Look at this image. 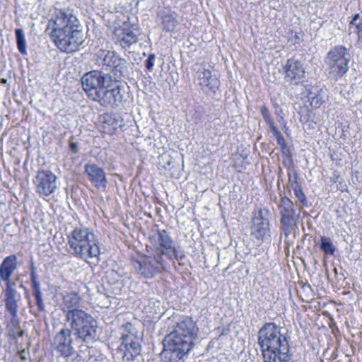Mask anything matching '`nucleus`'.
<instances>
[{
  "instance_id": "obj_1",
  "label": "nucleus",
  "mask_w": 362,
  "mask_h": 362,
  "mask_svg": "<svg viewBox=\"0 0 362 362\" xmlns=\"http://www.w3.org/2000/svg\"><path fill=\"white\" fill-rule=\"evenodd\" d=\"M81 27L78 19L71 10L54 8L46 32L61 51L74 53L79 49L84 41Z\"/></svg>"
},
{
  "instance_id": "obj_2",
  "label": "nucleus",
  "mask_w": 362,
  "mask_h": 362,
  "mask_svg": "<svg viewBox=\"0 0 362 362\" xmlns=\"http://www.w3.org/2000/svg\"><path fill=\"white\" fill-rule=\"evenodd\" d=\"M281 327L274 322L265 323L258 332L264 362H293L289 354L287 337L281 333Z\"/></svg>"
},
{
  "instance_id": "obj_3",
  "label": "nucleus",
  "mask_w": 362,
  "mask_h": 362,
  "mask_svg": "<svg viewBox=\"0 0 362 362\" xmlns=\"http://www.w3.org/2000/svg\"><path fill=\"white\" fill-rule=\"evenodd\" d=\"M68 244L72 254L87 259L100 255L98 241L86 228H76L68 236Z\"/></svg>"
},
{
  "instance_id": "obj_4",
  "label": "nucleus",
  "mask_w": 362,
  "mask_h": 362,
  "mask_svg": "<svg viewBox=\"0 0 362 362\" xmlns=\"http://www.w3.org/2000/svg\"><path fill=\"white\" fill-rule=\"evenodd\" d=\"M66 322L71 332L83 341L93 339L95 334L96 321L82 309L65 316Z\"/></svg>"
},
{
  "instance_id": "obj_5",
  "label": "nucleus",
  "mask_w": 362,
  "mask_h": 362,
  "mask_svg": "<svg viewBox=\"0 0 362 362\" xmlns=\"http://www.w3.org/2000/svg\"><path fill=\"white\" fill-rule=\"evenodd\" d=\"M350 53L345 47L339 45L332 48L327 54L324 63L329 76L337 81L349 70Z\"/></svg>"
},
{
  "instance_id": "obj_6",
  "label": "nucleus",
  "mask_w": 362,
  "mask_h": 362,
  "mask_svg": "<svg viewBox=\"0 0 362 362\" xmlns=\"http://www.w3.org/2000/svg\"><path fill=\"white\" fill-rule=\"evenodd\" d=\"M194 341L171 332L163 340L161 358L165 362H177L191 350Z\"/></svg>"
},
{
  "instance_id": "obj_7",
  "label": "nucleus",
  "mask_w": 362,
  "mask_h": 362,
  "mask_svg": "<svg viewBox=\"0 0 362 362\" xmlns=\"http://www.w3.org/2000/svg\"><path fill=\"white\" fill-rule=\"evenodd\" d=\"M72 344V332L69 328L62 329L54 337L53 347L59 356L66 362H79L82 356L76 352Z\"/></svg>"
},
{
  "instance_id": "obj_8",
  "label": "nucleus",
  "mask_w": 362,
  "mask_h": 362,
  "mask_svg": "<svg viewBox=\"0 0 362 362\" xmlns=\"http://www.w3.org/2000/svg\"><path fill=\"white\" fill-rule=\"evenodd\" d=\"M136 272L144 278L150 279L165 269V261L160 255L141 256L133 261Z\"/></svg>"
},
{
  "instance_id": "obj_9",
  "label": "nucleus",
  "mask_w": 362,
  "mask_h": 362,
  "mask_svg": "<svg viewBox=\"0 0 362 362\" xmlns=\"http://www.w3.org/2000/svg\"><path fill=\"white\" fill-rule=\"evenodd\" d=\"M111 76L100 71H91L85 74L81 78L83 89L88 97L93 100L105 86H107Z\"/></svg>"
},
{
  "instance_id": "obj_10",
  "label": "nucleus",
  "mask_w": 362,
  "mask_h": 362,
  "mask_svg": "<svg viewBox=\"0 0 362 362\" xmlns=\"http://www.w3.org/2000/svg\"><path fill=\"white\" fill-rule=\"evenodd\" d=\"M150 240L158 252L156 255H165L170 259H182L185 255H179V251L173 239L165 230H158L157 233L150 237Z\"/></svg>"
},
{
  "instance_id": "obj_11",
  "label": "nucleus",
  "mask_w": 362,
  "mask_h": 362,
  "mask_svg": "<svg viewBox=\"0 0 362 362\" xmlns=\"http://www.w3.org/2000/svg\"><path fill=\"white\" fill-rule=\"evenodd\" d=\"M57 177L49 170L39 171L33 179L35 192L41 197H47L57 189Z\"/></svg>"
},
{
  "instance_id": "obj_12",
  "label": "nucleus",
  "mask_w": 362,
  "mask_h": 362,
  "mask_svg": "<svg viewBox=\"0 0 362 362\" xmlns=\"http://www.w3.org/2000/svg\"><path fill=\"white\" fill-rule=\"evenodd\" d=\"M96 64L106 71L115 70L122 74L126 69L127 62L115 52L100 49L97 54Z\"/></svg>"
},
{
  "instance_id": "obj_13",
  "label": "nucleus",
  "mask_w": 362,
  "mask_h": 362,
  "mask_svg": "<svg viewBox=\"0 0 362 362\" xmlns=\"http://www.w3.org/2000/svg\"><path fill=\"white\" fill-rule=\"evenodd\" d=\"M122 94L121 88L118 83L112 84V80L108 83V86L100 90L93 101H96L102 106L111 107H118L122 101Z\"/></svg>"
},
{
  "instance_id": "obj_14",
  "label": "nucleus",
  "mask_w": 362,
  "mask_h": 362,
  "mask_svg": "<svg viewBox=\"0 0 362 362\" xmlns=\"http://www.w3.org/2000/svg\"><path fill=\"white\" fill-rule=\"evenodd\" d=\"M17 269L18 262L15 255L4 259L0 265V283H4V287L17 286L20 280L19 275L16 274Z\"/></svg>"
},
{
  "instance_id": "obj_15",
  "label": "nucleus",
  "mask_w": 362,
  "mask_h": 362,
  "mask_svg": "<svg viewBox=\"0 0 362 362\" xmlns=\"http://www.w3.org/2000/svg\"><path fill=\"white\" fill-rule=\"evenodd\" d=\"M112 39L115 43L123 48L129 47L139 40L136 30L127 23H124L121 26L115 28Z\"/></svg>"
},
{
  "instance_id": "obj_16",
  "label": "nucleus",
  "mask_w": 362,
  "mask_h": 362,
  "mask_svg": "<svg viewBox=\"0 0 362 362\" xmlns=\"http://www.w3.org/2000/svg\"><path fill=\"white\" fill-rule=\"evenodd\" d=\"M285 80L291 84L297 85L305 78V67L301 61L293 58L288 59L283 67Z\"/></svg>"
},
{
  "instance_id": "obj_17",
  "label": "nucleus",
  "mask_w": 362,
  "mask_h": 362,
  "mask_svg": "<svg viewBox=\"0 0 362 362\" xmlns=\"http://www.w3.org/2000/svg\"><path fill=\"white\" fill-rule=\"evenodd\" d=\"M197 81L206 93H214L219 86V81L216 76L209 69L202 66L197 69Z\"/></svg>"
},
{
  "instance_id": "obj_18",
  "label": "nucleus",
  "mask_w": 362,
  "mask_h": 362,
  "mask_svg": "<svg viewBox=\"0 0 362 362\" xmlns=\"http://www.w3.org/2000/svg\"><path fill=\"white\" fill-rule=\"evenodd\" d=\"M16 286H6L3 288L2 296L5 310L8 315L18 314L21 302V295L16 290Z\"/></svg>"
},
{
  "instance_id": "obj_19",
  "label": "nucleus",
  "mask_w": 362,
  "mask_h": 362,
  "mask_svg": "<svg viewBox=\"0 0 362 362\" xmlns=\"http://www.w3.org/2000/svg\"><path fill=\"white\" fill-rule=\"evenodd\" d=\"M172 332L184 339L194 341L197 335L198 327L191 317H183L176 323Z\"/></svg>"
},
{
  "instance_id": "obj_20",
  "label": "nucleus",
  "mask_w": 362,
  "mask_h": 362,
  "mask_svg": "<svg viewBox=\"0 0 362 362\" xmlns=\"http://www.w3.org/2000/svg\"><path fill=\"white\" fill-rule=\"evenodd\" d=\"M279 211L281 216V223L284 229H288L295 223L296 220L293 202L286 197H282L279 204Z\"/></svg>"
},
{
  "instance_id": "obj_21",
  "label": "nucleus",
  "mask_w": 362,
  "mask_h": 362,
  "mask_svg": "<svg viewBox=\"0 0 362 362\" xmlns=\"http://www.w3.org/2000/svg\"><path fill=\"white\" fill-rule=\"evenodd\" d=\"M122 339L121 347L133 349L135 354H140L139 339L135 334L134 328L131 323H127L122 326Z\"/></svg>"
},
{
  "instance_id": "obj_22",
  "label": "nucleus",
  "mask_w": 362,
  "mask_h": 362,
  "mask_svg": "<svg viewBox=\"0 0 362 362\" xmlns=\"http://www.w3.org/2000/svg\"><path fill=\"white\" fill-rule=\"evenodd\" d=\"M85 173L97 189H106L107 180L105 173L101 168L96 164H87L85 166Z\"/></svg>"
},
{
  "instance_id": "obj_23",
  "label": "nucleus",
  "mask_w": 362,
  "mask_h": 362,
  "mask_svg": "<svg viewBox=\"0 0 362 362\" xmlns=\"http://www.w3.org/2000/svg\"><path fill=\"white\" fill-rule=\"evenodd\" d=\"M81 303L82 300L79 295L71 292L63 295L60 307L64 316H66L76 310H81Z\"/></svg>"
},
{
  "instance_id": "obj_24",
  "label": "nucleus",
  "mask_w": 362,
  "mask_h": 362,
  "mask_svg": "<svg viewBox=\"0 0 362 362\" xmlns=\"http://www.w3.org/2000/svg\"><path fill=\"white\" fill-rule=\"evenodd\" d=\"M269 221L263 218L262 211H259L258 216L252 221V234L257 239L264 240L269 236Z\"/></svg>"
},
{
  "instance_id": "obj_25",
  "label": "nucleus",
  "mask_w": 362,
  "mask_h": 362,
  "mask_svg": "<svg viewBox=\"0 0 362 362\" xmlns=\"http://www.w3.org/2000/svg\"><path fill=\"white\" fill-rule=\"evenodd\" d=\"M163 30L165 32H174L179 24L177 14L170 8H165L159 12Z\"/></svg>"
},
{
  "instance_id": "obj_26",
  "label": "nucleus",
  "mask_w": 362,
  "mask_h": 362,
  "mask_svg": "<svg viewBox=\"0 0 362 362\" xmlns=\"http://www.w3.org/2000/svg\"><path fill=\"white\" fill-rule=\"evenodd\" d=\"M10 318L7 320L6 328L8 334L14 338L23 336V332L21 330L18 314L9 315Z\"/></svg>"
},
{
  "instance_id": "obj_27",
  "label": "nucleus",
  "mask_w": 362,
  "mask_h": 362,
  "mask_svg": "<svg viewBox=\"0 0 362 362\" xmlns=\"http://www.w3.org/2000/svg\"><path fill=\"white\" fill-rule=\"evenodd\" d=\"M320 248L326 255H333L336 251V248L333 245L330 238L322 236L320 238Z\"/></svg>"
},
{
  "instance_id": "obj_28",
  "label": "nucleus",
  "mask_w": 362,
  "mask_h": 362,
  "mask_svg": "<svg viewBox=\"0 0 362 362\" xmlns=\"http://www.w3.org/2000/svg\"><path fill=\"white\" fill-rule=\"evenodd\" d=\"M16 37V43L18 51L23 54H27L26 49V42L25 38V35L23 30L22 29L18 28L15 30Z\"/></svg>"
},
{
  "instance_id": "obj_29",
  "label": "nucleus",
  "mask_w": 362,
  "mask_h": 362,
  "mask_svg": "<svg viewBox=\"0 0 362 362\" xmlns=\"http://www.w3.org/2000/svg\"><path fill=\"white\" fill-rule=\"evenodd\" d=\"M350 27L355 28L358 40L362 42V18L358 13L354 16L350 21Z\"/></svg>"
},
{
  "instance_id": "obj_30",
  "label": "nucleus",
  "mask_w": 362,
  "mask_h": 362,
  "mask_svg": "<svg viewBox=\"0 0 362 362\" xmlns=\"http://www.w3.org/2000/svg\"><path fill=\"white\" fill-rule=\"evenodd\" d=\"M271 131L273 133L274 136L276 137L277 144L280 146L282 153H286L287 151V145L282 134L280 132V131L277 129L276 127H273V129H272Z\"/></svg>"
},
{
  "instance_id": "obj_31",
  "label": "nucleus",
  "mask_w": 362,
  "mask_h": 362,
  "mask_svg": "<svg viewBox=\"0 0 362 362\" xmlns=\"http://www.w3.org/2000/svg\"><path fill=\"white\" fill-rule=\"evenodd\" d=\"M295 189H293L294 192V194L300 203V207H304L308 206V202L306 199V197L303 193L302 188L300 185H294Z\"/></svg>"
},
{
  "instance_id": "obj_32",
  "label": "nucleus",
  "mask_w": 362,
  "mask_h": 362,
  "mask_svg": "<svg viewBox=\"0 0 362 362\" xmlns=\"http://www.w3.org/2000/svg\"><path fill=\"white\" fill-rule=\"evenodd\" d=\"M121 350L124 351V360H127L128 362H135L137 358L140 356V354H135L133 352V349L121 347Z\"/></svg>"
},
{
  "instance_id": "obj_33",
  "label": "nucleus",
  "mask_w": 362,
  "mask_h": 362,
  "mask_svg": "<svg viewBox=\"0 0 362 362\" xmlns=\"http://www.w3.org/2000/svg\"><path fill=\"white\" fill-rule=\"evenodd\" d=\"M261 113L266 123L269 124L270 129H273V127H276L272 117L269 115V110L266 106H262L261 107Z\"/></svg>"
},
{
  "instance_id": "obj_34",
  "label": "nucleus",
  "mask_w": 362,
  "mask_h": 362,
  "mask_svg": "<svg viewBox=\"0 0 362 362\" xmlns=\"http://www.w3.org/2000/svg\"><path fill=\"white\" fill-rule=\"evenodd\" d=\"M298 175L297 173H294L293 176L292 177L290 174L288 175V182L290 187L292 189H295L294 185H300L297 181Z\"/></svg>"
},
{
  "instance_id": "obj_35",
  "label": "nucleus",
  "mask_w": 362,
  "mask_h": 362,
  "mask_svg": "<svg viewBox=\"0 0 362 362\" xmlns=\"http://www.w3.org/2000/svg\"><path fill=\"white\" fill-rule=\"evenodd\" d=\"M154 59H155L154 54H151V55H149V57L146 59V69L148 70L151 69L152 67L153 66V65H154V64H153Z\"/></svg>"
},
{
  "instance_id": "obj_36",
  "label": "nucleus",
  "mask_w": 362,
  "mask_h": 362,
  "mask_svg": "<svg viewBox=\"0 0 362 362\" xmlns=\"http://www.w3.org/2000/svg\"><path fill=\"white\" fill-rule=\"evenodd\" d=\"M35 298L36 300L42 299V293L40 291L39 285H35Z\"/></svg>"
},
{
  "instance_id": "obj_37",
  "label": "nucleus",
  "mask_w": 362,
  "mask_h": 362,
  "mask_svg": "<svg viewBox=\"0 0 362 362\" xmlns=\"http://www.w3.org/2000/svg\"><path fill=\"white\" fill-rule=\"evenodd\" d=\"M322 102L317 98H313L310 101V105L313 107H318L321 105Z\"/></svg>"
},
{
  "instance_id": "obj_38",
  "label": "nucleus",
  "mask_w": 362,
  "mask_h": 362,
  "mask_svg": "<svg viewBox=\"0 0 362 362\" xmlns=\"http://www.w3.org/2000/svg\"><path fill=\"white\" fill-rule=\"evenodd\" d=\"M36 303H37V305L39 310L40 311H44L45 310V304L43 302V299L37 300H36Z\"/></svg>"
},
{
  "instance_id": "obj_39",
  "label": "nucleus",
  "mask_w": 362,
  "mask_h": 362,
  "mask_svg": "<svg viewBox=\"0 0 362 362\" xmlns=\"http://www.w3.org/2000/svg\"><path fill=\"white\" fill-rule=\"evenodd\" d=\"M70 148L72 152L76 153L78 151V145L76 143H71Z\"/></svg>"
},
{
  "instance_id": "obj_40",
  "label": "nucleus",
  "mask_w": 362,
  "mask_h": 362,
  "mask_svg": "<svg viewBox=\"0 0 362 362\" xmlns=\"http://www.w3.org/2000/svg\"><path fill=\"white\" fill-rule=\"evenodd\" d=\"M35 278H36V274H35V273L34 272V271H32V272H31V279H32V281H33V284H34V286H35V285H38V284L35 282Z\"/></svg>"
},
{
  "instance_id": "obj_41",
  "label": "nucleus",
  "mask_w": 362,
  "mask_h": 362,
  "mask_svg": "<svg viewBox=\"0 0 362 362\" xmlns=\"http://www.w3.org/2000/svg\"><path fill=\"white\" fill-rule=\"evenodd\" d=\"M283 120V117H281L280 120H279V122H281V121Z\"/></svg>"
},
{
  "instance_id": "obj_42",
  "label": "nucleus",
  "mask_w": 362,
  "mask_h": 362,
  "mask_svg": "<svg viewBox=\"0 0 362 362\" xmlns=\"http://www.w3.org/2000/svg\"><path fill=\"white\" fill-rule=\"evenodd\" d=\"M283 120V117H281L280 120H279V122H281V121Z\"/></svg>"
},
{
  "instance_id": "obj_43",
  "label": "nucleus",
  "mask_w": 362,
  "mask_h": 362,
  "mask_svg": "<svg viewBox=\"0 0 362 362\" xmlns=\"http://www.w3.org/2000/svg\"><path fill=\"white\" fill-rule=\"evenodd\" d=\"M283 120V117H281L280 120H279V122H281V121Z\"/></svg>"
}]
</instances>
